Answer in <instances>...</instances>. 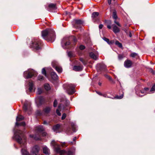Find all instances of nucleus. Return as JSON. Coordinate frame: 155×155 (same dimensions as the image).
<instances>
[{"label":"nucleus","mask_w":155,"mask_h":155,"mask_svg":"<svg viewBox=\"0 0 155 155\" xmlns=\"http://www.w3.org/2000/svg\"><path fill=\"white\" fill-rule=\"evenodd\" d=\"M44 88L47 91H48L51 89L49 85L48 84H46L44 85Z\"/></svg>","instance_id":"27"},{"label":"nucleus","mask_w":155,"mask_h":155,"mask_svg":"<svg viewBox=\"0 0 155 155\" xmlns=\"http://www.w3.org/2000/svg\"><path fill=\"white\" fill-rule=\"evenodd\" d=\"M96 93L99 95L100 96H101L102 95V94L101 93V92L98 91H96Z\"/></svg>","instance_id":"55"},{"label":"nucleus","mask_w":155,"mask_h":155,"mask_svg":"<svg viewBox=\"0 0 155 155\" xmlns=\"http://www.w3.org/2000/svg\"><path fill=\"white\" fill-rule=\"evenodd\" d=\"M58 102L56 100H55L53 103V106L54 107H56L57 106Z\"/></svg>","instance_id":"40"},{"label":"nucleus","mask_w":155,"mask_h":155,"mask_svg":"<svg viewBox=\"0 0 155 155\" xmlns=\"http://www.w3.org/2000/svg\"><path fill=\"white\" fill-rule=\"evenodd\" d=\"M51 145L53 147L55 152L60 155H62L66 153L67 155H74L75 152V149L73 148L70 149L66 151L64 150H61L59 145L54 140H52L51 142Z\"/></svg>","instance_id":"1"},{"label":"nucleus","mask_w":155,"mask_h":155,"mask_svg":"<svg viewBox=\"0 0 155 155\" xmlns=\"http://www.w3.org/2000/svg\"><path fill=\"white\" fill-rule=\"evenodd\" d=\"M123 97V94L121 95H120V96H116L115 97L117 99H121Z\"/></svg>","instance_id":"49"},{"label":"nucleus","mask_w":155,"mask_h":155,"mask_svg":"<svg viewBox=\"0 0 155 155\" xmlns=\"http://www.w3.org/2000/svg\"><path fill=\"white\" fill-rule=\"evenodd\" d=\"M111 0H107L108 3L109 5L111 4Z\"/></svg>","instance_id":"59"},{"label":"nucleus","mask_w":155,"mask_h":155,"mask_svg":"<svg viewBox=\"0 0 155 155\" xmlns=\"http://www.w3.org/2000/svg\"><path fill=\"white\" fill-rule=\"evenodd\" d=\"M47 134V133L44 131H43L41 133V135L43 137H45L46 136Z\"/></svg>","instance_id":"50"},{"label":"nucleus","mask_w":155,"mask_h":155,"mask_svg":"<svg viewBox=\"0 0 155 155\" xmlns=\"http://www.w3.org/2000/svg\"><path fill=\"white\" fill-rule=\"evenodd\" d=\"M117 20H114V23H115L117 25H118L119 27H121V25L119 24L118 22L117 21Z\"/></svg>","instance_id":"42"},{"label":"nucleus","mask_w":155,"mask_h":155,"mask_svg":"<svg viewBox=\"0 0 155 155\" xmlns=\"http://www.w3.org/2000/svg\"><path fill=\"white\" fill-rule=\"evenodd\" d=\"M66 117V114L65 113H63L62 115V116L61 117V119L62 120H64L65 118Z\"/></svg>","instance_id":"41"},{"label":"nucleus","mask_w":155,"mask_h":155,"mask_svg":"<svg viewBox=\"0 0 155 155\" xmlns=\"http://www.w3.org/2000/svg\"><path fill=\"white\" fill-rule=\"evenodd\" d=\"M39 147L38 145H36L32 148L31 154L25 149H22L21 150V153L22 155H40L39 153Z\"/></svg>","instance_id":"3"},{"label":"nucleus","mask_w":155,"mask_h":155,"mask_svg":"<svg viewBox=\"0 0 155 155\" xmlns=\"http://www.w3.org/2000/svg\"><path fill=\"white\" fill-rule=\"evenodd\" d=\"M130 56L133 57V58H134L136 57L137 56H138V54H137L136 53L134 52L132 53L130 55Z\"/></svg>","instance_id":"38"},{"label":"nucleus","mask_w":155,"mask_h":155,"mask_svg":"<svg viewBox=\"0 0 155 155\" xmlns=\"http://www.w3.org/2000/svg\"><path fill=\"white\" fill-rule=\"evenodd\" d=\"M51 110V108L49 107H47L44 108L43 110V112L45 114H49Z\"/></svg>","instance_id":"19"},{"label":"nucleus","mask_w":155,"mask_h":155,"mask_svg":"<svg viewBox=\"0 0 155 155\" xmlns=\"http://www.w3.org/2000/svg\"><path fill=\"white\" fill-rule=\"evenodd\" d=\"M42 37L46 40L51 42L54 41L55 35L54 31L51 29H46L42 31Z\"/></svg>","instance_id":"2"},{"label":"nucleus","mask_w":155,"mask_h":155,"mask_svg":"<svg viewBox=\"0 0 155 155\" xmlns=\"http://www.w3.org/2000/svg\"><path fill=\"white\" fill-rule=\"evenodd\" d=\"M85 46L82 45H80V46L79 47V48L81 50H83L85 49Z\"/></svg>","instance_id":"43"},{"label":"nucleus","mask_w":155,"mask_h":155,"mask_svg":"<svg viewBox=\"0 0 155 155\" xmlns=\"http://www.w3.org/2000/svg\"><path fill=\"white\" fill-rule=\"evenodd\" d=\"M38 79L39 81H42L44 79V77L43 76L41 75H39L38 76Z\"/></svg>","instance_id":"39"},{"label":"nucleus","mask_w":155,"mask_h":155,"mask_svg":"<svg viewBox=\"0 0 155 155\" xmlns=\"http://www.w3.org/2000/svg\"><path fill=\"white\" fill-rule=\"evenodd\" d=\"M114 42V40H112L111 41H109V42H108V44L110 45H112L113 44Z\"/></svg>","instance_id":"46"},{"label":"nucleus","mask_w":155,"mask_h":155,"mask_svg":"<svg viewBox=\"0 0 155 155\" xmlns=\"http://www.w3.org/2000/svg\"><path fill=\"white\" fill-rule=\"evenodd\" d=\"M56 5L55 4L50 3L47 8V10L50 12H53V11L57 9Z\"/></svg>","instance_id":"13"},{"label":"nucleus","mask_w":155,"mask_h":155,"mask_svg":"<svg viewBox=\"0 0 155 155\" xmlns=\"http://www.w3.org/2000/svg\"><path fill=\"white\" fill-rule=\"evenodd\" d=\"M24 119V117L21 115H20L19 117L17 116L16 118V122L20 121Z\"/></svg>","instance_id":"29"},{"label":"nucleus","mask_w":155,"mask_h":155,"mask_svg":"<svg viewBox=\"0 0 155 155\" xmlns=\"http://www.w3.org/2000/svg\"><path fill=\"white\" fill-rule=\"evenodd\" d=\"M155 91V84H154L153 86L152 87V88H151L150 91Z\"/></svg>","instance_id":"48"},{"label":"nucleus","mask_w":155,"mask_h":155,"mask_svg":"<svg viewBox=\"0 0 155 155\" xmlns=\"http://www.w3.org/2000/svg\"><path fill=\"white\" fill-rule=\"evenodd\" d=\"M112 18L114 20H117V12L115 9H114L113 10V12L112 13Z\"/></svg>","instance_id":"22"},{"label":"nucleus","mask_w":155,"mask_h":155,"mask_svg":"<svg viewBox=\"0 0 155 155\" xmlns=\"http://www.w3.org/2000/svg\"><path fill=\"white\" fill-rule=\"evenodd\" d=\"M132 64V63L130 60L127 59L126 60L124 63V66L127 68H130Z\"/></svg>","instance_id":"14"},{"label":"nucleus","mask_w":155,"mask_h":155,"mask_svg":"<svg viewBox=\"0 0 155 155\" xmlns=\"http://www.w3.org/2000/svg\"><path fill=\"white\" fill-rule=\"evenodd\" d=\"M140 93L142 94H146V92L144 91V90L142 91L140 90V91L139 92V91H136V93L137 94V95H138V96H139L140 97H142L144 95H140Z\"/></svg>","instance_id":"24"},{"label":"nucleus","mask_w":155,"mask_h":155,"mask_svg":"<svg viewBox=\"0 0 155 155\" xmlns=\"http://www.w3.org/2000/svg\"><path fill=\"white\" fill-rule=\"evenodd\" d=\"M107 78H108V79H109V80H112V78L111 77L109 76H108L107 75Z\"/></svg>","instance_id":"60"},{"label":"nucleus","mask_w":155,"mask_h":155,"mask_svg":"<svg viewBox=\"0 0 155 155\" xmlns=\"http://www.w3.org/2000/svg\"><path fill=\"white\" fill-rule=\"evenodd\" d=\"M43 153L46 155H50V153L49 149L46 147L43 148Z\"/></svg>","instance_id":"17"},{"label":"nucleus","mask_w":155,"mask_h":155,"mask_svg":"<svg viewBox=\"0 0 155 155\" xmlns=\"http://www.w3.org/2000/svg\"><path fill=\"white\" fill-rule=\"evenodd\" d=\"M56 113H57V115L59 116H61V113H60V111H59V110L58 109H57L56 110Z\"/></svg>","instance_id":"45"},{"label":"nucleus","mask_w":155,"mask_h":155,"mask_svg":"<svg viewBox=\"0 0 155 155\" xmlns=\"http://www.w3.org/2000/svg\"><path fill=\"white\" fill-rule=\"evenodd\" d=\"M149 90L148 87H145L144 89V91L146 93V92Z\"/></svg>","instance_id":"52"},{"label":"nucleus","mask_w":155,"mask_h":155,"mask_svg":"<svg viewBox=\"0 0 155 155\" xmlns=\"http://www.w3.org/2000/svg\"><path fill=\"white\" fill-rule=\"evenodd\" d=\"M43 123L44 124H48V123L46 121H44Z\"/></svg>","instance_id":"61"},{"label":"nucleus","mask_w":155,"mask_h":155,"mask_svg":"<svg viewBox=\"0 0 155 155\" xmlns=\"http://www.w3.org/2000/svg\"><path fill=\"white\" fill-rule=\"evenodd\" d=\"M33 84L32 82H29V90L30 92H31L33 90Z\"/></svg>","instance_id":"25"},{"label":"nucleus","mask_w":155,"mask_h":155,"mask_svg":"<svg viewBox=\"0 0 155 155\" xmlns=\"http://www.w3.org/2000/svg\"><path fill=\"white\" fill-rule=\"evenodd\" d=\"M71 127L72 130L74 132H75L76 131L75 125L74 123H71Z\"/></svg>","instance_id":"33"},{"label":"nucleus","mask_w":155,"mask_h":155,"mask_svg":"<svg viewBox=\"0 0 155 155\" xmlns=\"http://www.w3.org/2000/svg\"><path fill=\"white\" fill-rule=\"evenodd\" d=\"M99 13L97 12H94L92 13L91 17L94 22H95L97 21V17L99 16Z\"/></svg>","instance_id":"15"},{"label":"nucleus","mask_w":155,"mask_h":155,"mask_svg":"<svg viewBox=\"0 0 155 155\" xmlns=\"http://www.w3.org/2000/svg\"><path fill=\"white\" fill-rule=\"evenodd\" d=\"M42 73L45 76H47L45 68H43L42 69Z\"/></svg>","instance_id":"34"},{"label":"nucleus","mask_w":155,"mask_h":155,"mask_svg":"<svg viewBox=\"0 0 155 155\" xmlns=\"http://www.w3.org/2000/svg\"><path fill=\"white\" fill-rule=\"evenodd\" d=\"M79 60L81 61L84 65H86L87 64V62L82 58H80Z\"/></svg>","instance_id":"30"},{"label":"nucleus","mask_w":155,"mask_h":155,"mask_svg":"<svg viewBox=\"0 0 155 155\" xmlns=\"http://www.w3.org/2000/svg\"><path fill=\"white\" fill-rule=\"evenodd\" d=\"M150 71L153 74H154V71L152 69L150 68Z\"/></svg>","instance_id":"56"},{"label":"nucleus","mask_w":155,"mask_h":155,"mask_svg":"<svg viewBox=\"0 0 155 155\" xmlns=\"http://www.w3.org/2000/svg\"><path fill=\"white\" fill-rule=\"evenodd\" d=\"M101 96H103L105 97H108L107 96V94H102V95Z\"/></svg>","instance_id":"57"},{"label":"nucleus","mask_w":155,"mask_h":155,"mask_svg":"<svg viewBox=\"0 0 155 155\" xmlns=\"http://www.w3.org/2000/svg\"><path fill=\"white\" fill-rule=\"evenodd\" d=\"M45 102V99L44 97L39 96L37 97L36 100V103L38 107L44 104Z\"/></svg>","instance_id":"9"},{"label":"nucleus","mask_w":155,"mask_h":155,"mask_svg":"<svg viewBox=\"0 0 155 155\" xmlns=\"http://www.w3.org/2000/svg\"><path fill=\"white\" fill-rule=\"evenodd\" d=\"M51 78L54 80H56L58 78V76L56 74L54 71H52L51 73Z\"/></svg>","instance_id":"21"},{"label":"nucleus","mask_w":155,"mask_h":155,"mask_svg":"<svg viewBox=\"0 0 155 155\" xmlns=\"http://www.w3.org/2000/svg\"><path fill=\"white\" fill-rule=\"evenodd\" d=\"M23 110L25 112H27L28 110V107L27 105L25 104H24L23 107Z\"/></svg>","instance_id":"36"},{"label":"nucleus","mask_w":155,"mask_h":155,"mask_svg":"<svg viewBox=\"0 0 155 155\" xmlns=\"http://www.w3.org/2000/svg\"><path fill=\"white\" fill-rule=\"evenodd\" d=\"M25 122H22L20 123L16 122L15 123V126H24L25 125Z\"/></svg>","instance_id":"26"},{"label":"nucleus","mask_w":155,"mask_h":155,"mask_svg":"<svg viewBox=\"0 0 155 155\" xmlns=\"http://www.w3.org/2000/svg\"><path fill=\"white\" fill-rule=\"evenodd\" d=\"M42 93V91L41 88H38V94L39 95L41 94Z\"/></svg>","instance_id":"44"},{"label":"nucleus","mask_w":155,"mask_h":155,"mask_svg":"<svg viewBox=\"0 0 155 155\" xmlns=\"http://www.w3.org/2000/svg\"><path fill=\"white\" fill-rule=\"evenodd\" d=\"M43 112L40 110H38L36 111V114L38 116L42 115Z\"/></svg>","instance_id":"35"},{"label":"nucleus","mask_w":155,"mask_h":155,"mask_svg":"<svg viewBox=\"0 0 155 155\" xmlns=\"http://www.w3.org/2000/svg\"><path fill=\"white\" fill-rule=\"evenodd\" d=\"M106 68V66L103 64H97V69L99 72L105 71Z\"/></svg>","instance_id":"12"},{"label":"nucleus","mask_w":155,"mask_h":155,"mask_svg":"<svg viewBox=\"0 0 155 155\" xmlns=\"http://www.w3.org/2000/svg\"><path fill=\"white\" fill-rule=\"evenodd\" d=\"M76 137H74V138H73V140L74 141H75L76 140Z\"/></svg>","instance_id":"64"},{"label":"nucleus","mask_w":155,"mask_h":155,"mask_svg":"<svg viewBox=\"0 0 155 155\" xmlns=\"http://www.w3.org/2000/svg\"><path fill=\"white\" fill-rule=\"evenodd\" d=\"M22 132L20 130H17L14 133V138L19 144L22 143Z\"/></svg>","instance_id":"5"},{"label":"nucleus","mask_w":155,"mask_h":155,"mask_svg":"<svg viewBox=\"0 0 155 155\" xmlns=\"http://www.w3.org/2000/svg\"><path fill=\"white\" fill-rule=\"evenodd\" d=\"M75 86L72 84H68L66 87V90L68 94L71 95L75 92L74 89Z\"/></svg>","instance_id":"10"},{"label":"nucleus","mask_w":155,"mask_h":155,"mask_svg":"<svg viewBox=\"0 0 155 155\" xmlns=\"http://www.w3.org/2000/svg\"><path fill=\"white\" fill-rule=\"evenodd\" d=\"M115 44L120 48L122 47V44L120 43L117 40L116 41Z\"/></svg>","instance_id":"32"},{"label":"nucleus","mask_w":155,"mask_h":155,"mask_svg":"<svg viewBox=\"0 0 155 155\" xmlns=\"http://www.w3.org/2000/svg\"><path fill=\"white\" fill-rule=\"evenodd\" d=\"M103 39L104 40L107 42V43L108 44V42H109V39L105 37H104L103 38Z\"/></svg>","instance_id":"47"},{"label":"nucleus","mask_w":155,"mask_h":155,"mask_svg":"<svg viewBox=\"0 0 155 155\" xmlns=\"http://www.w3.org/2000/svg\"><path fill=\"white\" fill-rule=\"evenodd\" d=\"M89 56L92 59L96 60L97 59V58L96 55L93 52H90L89 53Z\"/></svg>","instance_id":"20"},{"label":"nucleus","mask_w":155,"mask_h":155,"mask_svg":"<svg viewBox=\"0 0 155 155\" xmlns=\"http://www.w3.org/2000/svg\"><path fill=\"white\" fill-rule=\"evenodd\" d=\"M113 27V31L115 33H119L120 32L119 28L115 25H112Z\"/></svg>","instance_id":"18"},{"label":"nucleus","mask_w":155,"mask_h":155,"mask_svg":"<svg viewBox=\"0 0 155 155\" xmlns=\"http://www.w3.org/2000/svg\"><path fill=\"white\" fill-rule=\"evenodd\" d=\"M107 27L109 29H110L111 28V26L110 25H107Z\"/></svg>","instance_id":"58"},{"label":"nucleus","mask_w":155,"mask_h":155,"mask_svg":"<svg viewBox=\"0 0 155 155\" xmlns=\"http://www.w3.org/2000/svg\"><path fill=\"white\" fill-rule=\"evenodd\" d=\"M42 44L40 40L37 39H34L31 41V46L36 50H41L42 48Z\"/></svg>","instance_id":"4"},{"label":"nucleus","mask_w":155,"mask_h":155,"mask_svg":"<svg viewBox=\"0 0 155 155\" xmlns=\"http://www.w3.org/2000/svg\"><path fill=\"white\" fill-rule=\"evenodd\" d=\"M105 23L107 25H110L111 24V21L110 20H105Z\"/></svg>","instance_id":"37"},{"label":"nucleus","mask_w":155,"mask_h":155,"mask_svg":"<svg viewBox=\"0 0 155 155\" xmlns=\"http://www.w3.org/2000/svg\"><path fill=\"white\" fill-rule=\"evenodd\" d=\"M103 26V25L102 24H100L99 26V28L100 29H101Z\"/></svg>","instance_id":"54"},{"label":"nucleus","mask_w":155,"mask_h":155,"mask_svg":"<svg viewBox=\"0 0 155 155\" xmlns=\"http://www.w3.org/2000/svg\"><path fill=\"white\" fill-rule=\"evenodd\" d=\"M60 125L59 124H56L54 125L52 127V130L54 131H56L59 130L60 128Z\"/></svg>","instance_id":"23"},{"label":"nucleus","mask_w":155,"mask_h":155,"mask_svg":"<svg viewBox=\"0 0 155 155\" xmlns=\"http://www.w3.org/2000/svg\"><path fill=\"white\" fill-rule=\"evenodd\" d=\"M52 67L54 68H55L56 67L58 66V64L57 62L55 61H53L52 63Z\"/></svg>","instance_id":"31"},{"label":"nucleus","mask_w":155,"mask_h":155,"mask_svg":"<svg viewBox=\"0 0 155 155\" xmlns=\"http://www.w3.org/2000/svg\"><path fill=\"white\" fill-rule=\"evenodd\" d=\"M71 40L73 41L74 44L75 45V43L77 41L76 38L74 36H72L69 38V40L68 41H66L64 43V48H70L72 47V45L71 44V42L70 40Z\"/></svg>","instance_id":"8"},{"label":"nucleus","mask_w":155,"mask_h":155,"mask_svg":"<svg viewBox=\"0 0 155 155\" xmlns=\"http://www.w3.org/2000/svg\"><path fill=\"white\" fill-rule=\"evenodd\" d=\"M122 30H124L125 32L127 33V30L126 29H123Z\"/></svg>","instance_id":"63"},{"label":"nucleus","mask_w":155,"mask_h":155,"mask_svg":"<svg viewBox=\"0 0 155 155\" xmlns=\"http://www.w3.org/2000/svg\"><path fill=\"white\" fill-rule=\"evenodd\" d=\"M55 69L59 73H60L62 72V69L61 67L57 66V67H56Z\"/></svg>","instance_id":"28"},{"label":"nucleus","mask_w":155,"mask_h":155,"mask_svg":"<svg viewBox=\"0 0 155 155\" xmlns=\"http://www.w3.org/2000/svg\"><path fill=\"white\" fill-rule=\"evenodd\" d=\"M124 58V56L123 55L120 54L118 55V58L119 60L122 59Z\"/></svg>","instance_id":"51"},{"label":"nucleus","mask_w":155,"mask_h":155,"mask_svg":"<svg viewBox=\"0 0 155 155\" xmlns=\"http://www.w3.org/2000/svg\"><path fill=\"white\" fill-rule=\"evenodd\" d=\"M74 27L76 28H81V25L83 24L84 22L81 19L74 20Z\"/></svg>","instance_id":"11"},{"label":"nucleus","mask_w":155,"mask_h":155,"mask_svg":"<svg viewBox=\"0 0 155 155\" xmlns=\"http://www.w3.org/2000/svg\"><path fill=\"white\" fill-rule=\"evenodd\" d=\"M44 131V129L42 127H38L36 133L35 135H31V137L34 138L36 140H39L41 139V133Z\"/></svg>","instance_id":"6"},{"label":"nucleus","mask_w":155,"mask_h":155,"mask_svg":"<svg viewBox=\"0 0 155 155\" xmlns=\"http://www.w3.org/2000/svg\"><path fill=\"white\" fill-rule=\"evenodd\" d=\"M129 36L130 37H131V36H132V34H131V32H130L129 33Z\"/></svg>","instance_id":"62"},{"label":"nucleus","mask_w":155,"mask_h":155,"mask_svg":"<svg viewBox=\"0 0 155 155\" xmlns=\"http://www.w3.org/2000/svg\"><path fill=\"white\" fill-rule=\"evenodd\" d=\"M37 75V73L33 70L26 71L24 73V77L27 79L31 78L33 77L36 76Z\"/></svg>","instance_id":"7"},{"label":"nucleus","mask_w":155,"mask_h":155,"mask_svg":"<svg viewBox=\"0 0 155 155\" xmlns=\"http://www.w3.org/2000/svg\"><path fill=\"white\" fill-rule=\"evenodd\" d=\"M68 56L70 57H71L72 56L71 53L70 51L68 52Z\"/></svg>","instance_id":"53"},{"label":"nucleus","mask_w":155,"mask_h":155,"mask_svg":"<svg viewBox=\"0 0 155 155\" xmlns=\"http://www.w3.org/2000/svg\"><path fill=\"white\" fill-rule=\"evenodd\" d=\"M83 66L82 65H74L73 68V70L76 71H81L83 68Z\"/></svg>","instance_id":"16"}]
</instances>
